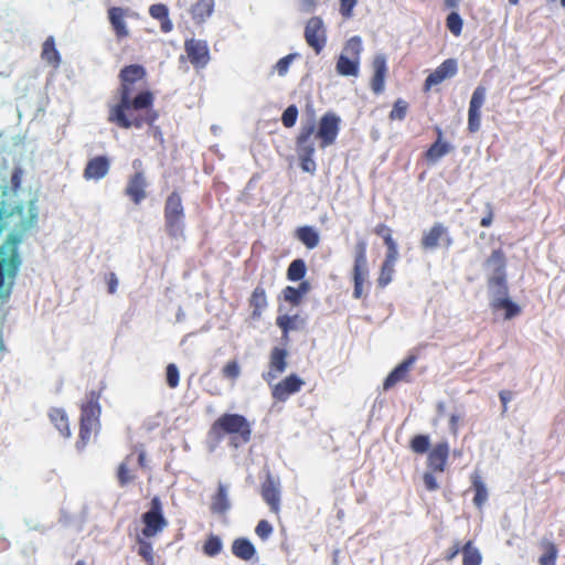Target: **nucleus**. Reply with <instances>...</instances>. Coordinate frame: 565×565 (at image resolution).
<instances>
[{
	"mask_svg": "<svg viewBox=\"0 0 565 565\" xmlns=\"http://www.w3.org/2000/svg\"><path fill=\"white\" fill-rule=\"evenodd\" d=\"M146 77V70L139 64H130L120 70L118 100L108 105L107 120L121 129H141L152 126L159 118L154 109V95L149 89L137 90L136 84Z\"/></svg>",
	"mask_w": 565,
	"mask_h": 565,
	"instance_id": "nucleus-1",
	"label": "nucleus"
},
{
	"mask_svg": "<svg viewBox=\"0 0 565 565\" xmlns=\"http://www.w3.org/2000/svg\"><path fill=\"white\" fill-rule=\"evenodd\" d=\"M211 431L218 438L231 436V445L235 448L252 439V427L247 418L241 414H223L212 425Z\"/></svg>",
	"mask_w": 565,
	"mask_h": 565,
	"instance_id": "nucleus-2",
	"label": "nucleus"
},
{
	"mask_svg": "<svg viewBox=\"0 0 565 565\" xmlns=\"http://www.w3.org/2000/svg\"><path fill=\"white\" fill-rule=\"evenodd\" d=\"M99 398L100 392L93 390L86 394V399L81 405L78 447H85L92 439L93 434L97 433L100 427Z\"/></svg>",
	"mask_w": 565,
	"mask_h": 565,
	"instance_id": "nucleus-3",
	"label": "nucleus"
},
{
	"mask_svg": "<svg viewBox=\"0 0 565 565\" xmlns=\"http://www.w3.org/2000/svg\"><path fill=\"white\" fill-rule=\"evenodd\" d=\"M163 216L167 234L173 238L182 236L184 231L185 213L181 195L178 191H173L167 196Z\"/></svg>",
	"mask_w": 565,
	"mask_h": 565,
	"instance_id": "nucleus-4",
	"label": "nucleus"
},
{
	"mask_svg": "<svg viewBox=\"0 0 565 565\" xmlns=\"http://www.w3.org/2000/svg\"><path fill=\"white\" fill-rule=\"evenodd\" d=\"M367 243L364 239H359L354 246L353 255V298L361 299L364 295V284L367 280L370 269L367 265Z\"/></svg>",
	"mask_w": 565,
	"mask_h": 565,
	"instance_id": "nucleus-5",
	"label": "nucleus"
},
{
	"mask_svg": "<svg viewBox=\"0 0 565 565\" xmlns=\"http://www.w3.org/2000/svg\"><path fill=\"white\" fill-rule=\"evenodd\" d=\"M316 131V124L310 121L303 125L300 129V132L296 139L297 153L300 160V168L309 173H313L316 171V162L313 160L315 154V142L313 135Z\"/></svg>",
	"mask_w": 565,
	"mask_h": 565,
	"instance_id": "nucleus-6",
	"label": "nucleus"
},
{
	"mask_svg": "<svg viewBox=\"0 0 565 565\" xmlns=\"http://www.w3.org/2000/svg\"><path fill=\"white\" fill-rule=\"evenodd\" d=\"M147 467V454L143 449H135L118 465L116 478L120 488H126L138 479V468Z\"/></svg>",
	"mask_w": 565,
	"mask_h": 565,
	"instance_id": "nucleus-7",
	"label": "nucleus"
},
{
	"mask_svg": "<svg viewBox=\"0 0 565 565\" xmlns=\"http://www.w3.org/2000/svg\"><path fill=\"white\" fill-rule=\"evenodd\" d=\"M486 265L491 267L492 273L488 277V286L494 289L497 295L507 296L509 288L507 284V258L501 248L492 250L486 260Z\"/></svg>",
	"mask_w": 565,
	"mask_h": 565,
	"instance_id": "nucleus-8",
	"label": "nucleus"
},
{
	"mask_svg": "<svg viewBox=\"0 0 565 565\" xmlns=\"http://www.w3.org/2000/svg\"><path fill=\"white\" fill-rule=\"evenodd\" d=\"M143 527L141 534L145 537H154L167 526L168 521L163 515L162 502L159 497H153L150 501V509L141 515Z\"/></svg>",
	"mask_w": 565,
	"mask_h": 565,
	"instance_id": "nucleus-9",
	"label": "nucleus"
},
{
	"mask_svg": "<svg viewBox=\"0 0 565 565\" xmlns=\"http://www.w3.org/2000/svg\"><path fill=\"white\" fill-rule=\"evenodd\" d=\"M454 243L452 237L449 234L447 226L440 222L434 223V225L426 232L423 233L420 238V247L424 250H433L439 247L441 244L449 248Z\"/></svg>",
	"mask_w": 565,
	"mask_h": 565,
	"instance_id": "nucleus-10",
	"label": "nucleus"
},
{
	"mask_svg": "<svg viewBox=\"0 0 565 565\" xmlns=\"http://www.w3.org/2000/svg\"><path fill=\"white\" fill-rule=\"evenodd\" d=\"M260 495L269 507L270 512L278 516L281 503L280 480L268 472L264 481L260 483Z\"/></svg>",
	"mask_w": 565,
	"mask_h": 565,
	"instance_id": "nucleus-11",
	"label": "nucleus"
},
{
	"mask_svg": "<svg viewBox=\"0 0 565 565\" xmlns=\"http://www.w3.org/2000/svg\"><path fill=\"white\" fill-rule=\"evenodd\" d=\"M305 39L316 54H320L327 42L326 29L320 17H312L308 20L305 28Z\"/></svg>",
	"mask_w": 565,
	"mask_h": 565,
	"instance_id": "nucleus-12",
	"label": "nucleus"
},
{
	"mask_svg": "<svg viewBox=\"0 0 565 565\" xmlns=\"http://www.w3.org/2000/svg\"><path fill=\"white\" fill-rule=\"evenodd\" d=\"M184 50L190 63L195 68H203L210 62V50L204 40L189 39L184 42Z\"/></svg>",
	"mask_w": 565,
	"mask_h": 565,
	"instance_id": "nucleus-13",
	"label": "nucleus"
},
{
	"mask_svg": "<svg viewBox=\"0 0 565 565\" xmlns=\"http://www.w3.org/2000/svg\"><path fill=\"white\" fill-rule=\"evenodd\" d=\"M340 118L334 114H324L319 122L317 137L321 140V148L332 145L339 134Z\"/></svg>",
	"mask_w": 565,
	"mask_h": 565,
	"instance_id": "nucleus-14",
	"label": "nucleus"
},
{
	"mask_svg": "<svg viewBox=\"0 0 565 565\" xmlns=\"http://www.w3.org/2000/svg\"><path fill=\"white\" fill-rule=\"evenodd\" d=\"M303 385L305 382L292 373L271 386V396L277 402H286L290 395L298 393Z\"/></svg>",
	"mask_w": 565,
	"mask_h": 565,
	"instance_id": "nucleus-15",
	"label": "nucleus"
},
{
	"mask_svg": "<svg viewBox=\"0 0 565 565\" xmlns=\"http://www.w3.org/2000/svg\"><path fill=\"white\" fill-rule=\"evenodd\" d=\"M486 99V87L478 86L471 96L468 109V130L477 132L480 129L481 108Z\"/></svg>",
	"mask_w": 565,
	"mask_h": 565,
	"instance_id": "nucleus-16",
	"label": "nucleus"
},
{
	"mask_svg": "<svg viewBox=\"0 0 565 565\" xmlns=\"http://www.w3.org/2000/svg\"><path fill=\"white\" fill-rule=\"evenodd\" d=\"M148 182L142 171H136L128 178L125 188V195L135 204L139 205L147 198Z\"/></svg>",
	"mask_w": 565,
	"mask_h": 565,
	"instance_id": "nucleus-17",
	"label": "nucleus"
},
{
	"mask_svg": "<svg viewBox=\"0 0 565 565\" xmlns=\"http://www.w3.org/2000/svg\"><path fill=\"white\" fill-rule=\"evenodd\" d=\"M458 72V63L455 58L445 60L431 72L424 82V90L428 92L433 86L443 83L445 79L455 76Z\"/></svg>",
	"mask_w": 565,
	"mask_h": 565,
	"instance_id": "nucleus-18",
	"label": "nucleus"
},
{
	"mask_svg": "<svg viewBox=\"0 0 565 565\" xmlns=\"http://www.w3.org/2000/svg\"><path fill=\"white\" fill-rule=\"evenodd\" d=\"M416 355H408L395 366L383 382V390L388 391L399 382H409V371L416 362Z\"/></svg>",
	"mask_w": 565,
	"mask_h": 565,
	"instance_id": "nucleus-19",
	"label": "nucleus"
},
{
	"mask_svg": "<svg viewBox=\"0 0 565 565\" xmlns=\"http://www.w3.org/2000/svg\"><path fill=\"white\" fill-rule=\"evenodd\" d=\"M450 454L448 441L437 443L427 456V466L434 472H444L447 468V462Z\"/></svg>",
	"mask_w": 565,
	"mask_h": 565,
	"instance_id": "nucleus-20",
	"label": "nucleus"
},
{
	"mask_svg": "<svg viewBox=\"0 0 565 565\" xmlns=\"http://www.w3.org/2000/svg\"><path fill=\"white\" fill-rule=\"evenodd\" d=\"M287 351L275 347L269 356V370L263 374V379L270 384L279 374L284 373L287 367Z\"/></svg>",
	"mask_w": 565,
	"mask_h": 565,
	"instance_id": "nucleus-21",
	"label": "nucleus"
},
{
	"mask_svg": "<svg viewBox=\"0 0 565 565\" xmlns=\"http://www.w3.org/2000/svg\"><path fill=\"white\" fill-rule=\"evenodd\" d=\"M109 23L118 41L129 36V30L126 24L128 9L121 7H110L107 11Z\"/></svg>",
	"mask_w": 565,
	"mask_h": 565,
	"instance_id": "nucleus-22",
	"label": "nucleus"
},
{
	"mask_svg": "<svg viewBox=\"0 0 565 565\" xmlns=\"http://www.w3.org/2000/svg\"><path fill=\"white\" fill-rule=\"evenodd\" d=\"M110 169V160L106 156H96L89 159L83 172L86 180L98 181L106 177Z\"/></svg>",
	"mask_w": 565,
	"mask_h": 565,
	"instance_id": "nucleus-23",
	"label": "nucleus"
},
{
	"mask_svg": "<svg viewBox=\"0 0 565 565\" xmlns=\"http://www.w3.org/2000/svg\"><path fill=\"white\" fill-rule=\"evenodd\" d=\"M373 76L371 78V89L375 95H380L385 88V78L387 74L386 57L382 54L376 55L372 62Z\"/></svg>",
	"mask_w": 565,
	"mask_h": 565,
	"instance_id": "nucleus-24",
	"label": "nucleus"
},
{
	"mask_svg": "<svg viewBox=\"0 0 565 565\" xmlns=\"http://www.w3.org/2000/svg\"><path fill=\"white\" fill-rule=\"evenodd\" d=\"M248 305L252 308V318L259 319L268 306L266 289L262 281H259L252 291L248 298Z\"/></svg>",
	"mask_w": 565,
	"mask_h": 565,
	"instance_id": "nucleus-25",
	"label": "nucleus"
},
{
	"mask_svg": "<svg viewBox=\"0 0 565 565\" xmlns=\"http://www.w3.org/2000/svg\"><path fill=\"white\" fill-rule=\"evenodd\" d=\"M398 256V252H386L377 277L379 287L385 288L393 280L394 267Z\"/></svg>",
	"mask_w": 565,
	"mask_h": 565,
	"instance_id": "nucleus-26",
	"label": "nucleus"
},
{
	"mask_svg": "<svg viewBox=\"0 0 565 565\" xmlns=\"http://www.w3.org/2000/svg\"><path fill=\"white\" fill-rule=\"evenodd\" d=\"M214 8V0H198L190 9L191 18L196 24H201L212 15Z\"/></svg>",
	"mask_w": 565,
	"mask_h": 565,
	"instance_id": "nucleus-27",
	"label": "nucleus"
},
{
	"mask_svg": "<svg viewBox=\"0 0 565 565\" xmlns=\"http://www.w3.org/2000/svg\"><path fill=\"white\" fill-rule=\"evenodd\" d=\"M295 237L308 249H315L320 243L319 232L310 225L297 227L295 231Z\"/></svg>",
	"mask_w": 565,
	"mask_h": 565,
	"instance_id": "nucleus-28",
	"label": "nucleus"
},
{
	"mask_svg": "<svg viewBox=\"0 0 565 565\" xmlns=\"http://www.w3.org/2000/svg\"><path fill=\"white\" fill-rule=\"evenodd\" d=\"M232 554L242 559L250 561L256 555V548L254 544L246 537L235 539L232 543Z\"/></svg>",
	"mask_w": 565,
	"mask_h": 565,
	"instance_id": "nucleus-29",
	"label": "nucleus"
},
{
	"mask_svg": "<svg viewBox=\"0 0 565 565\" xmlns=\"http://www.w3.org/2000/svg\"><path fill=\"white\" fill-rule=\"evenodd\" d=\"M49 418L62 437L68 438L71 436L68 417L63 408H51L49 412Z\"/></svg>",
	"mask_w": 565,
	"mask_h": 565,
	"instance_id": "nucleus-30",
	"label": "nucleus"
},
{
	"mask_svg": "<svg viewBox=\"0 0 565 565\" xmlns=\"http://www.w3.org/2000/svg\"><path fill=\"white\" fill-rule=\"evenodd\" d=\"M41 58L54 68H57L61 64V54L55 46V40L52 35L47 36L42 44Z\"/></svg>",
	"mask_w": 565,
	"mask_h": 565,
	"instance_id": "nucleus-31",
	"label": "nucleus"
},
{
	"mask_svg": "<svg viewBox=\"0 0 565 565\" xmlns=\"http://www.w3.org/2000/svg\"><path fill=\"white\" fill-rule=\"evenodd\" d=\"M454 147L444 140H436L425 152V158L429 162H437L444 156L450 153Z\"/></svg>",
	"mask_w": 565,
	"mask_h": 565,
	"instance_id": "nucleus-32",
	"label": "nucleus"
},
{
	"mask_svg": "<svg viewBox=\"0 0 565 565\" xmlns=\"http://www.w3.org/2000/svg\"><path fill=\"white\" fill-rule=\"evenodd\" d=\"M359 58H350L344 54H341L337 61V72L343 76H358L359 74Z\"/></svg>",
	"mask_w": 565,
	"mask_h": 565,
	"instance_id": "nucleus-33",
	"label": "nucleus"
},
{
	"mask_svg": "<svg viewBox=\"0 0 565 565\" xmlns=\"http://www.w3.org/2000/svg\"><path fill=\"white\" fill-rule=\"evenodd\" d=\"M471 484L475 490L473 503L477 508H481L488 500V490L480 473L471 475Z\"/></svg>",
	"mask_w": 565,
	"mask_h": 565,
	"instance_id": "nucleus-34",
	"label": "nucleus"
},
{
	"mask_svg": "<svg viewBox=\"0 0 565 565\" xmlns=\"http://www.w3.org/2000/svg\"><path fill=\"white\" fill-rule=\"evenodd\" d=\"M540 546L543 550V554L539 558L540 565H556L558 556V548L556 544L548 540H542Z\"/></svg>",
	"mask_w": 565,
	"mask_h": 565,
	"instance_id": "nucleus-35",
	"label": "nucleus"
},
{
	"mask_svg": "<svg viewBox=\"0 0 565 565\" xmlns=\"http://www.w3.org/2000/svg\"><path fill=\"white\" fill-rule=\"evenodd\" d=\"M491 307L493 310L504 309V319L507 320L512 319L521 312V308L505 296L494 299L491 302Z\"/></svg>",
	"mask_w": 565,
	"mask_h": 565,
	"instance_id": "nucleus-36",
	"label": "nucleus"
},
{
	"mask_svg": "<svg viewBox=\"0 0 565 565\" xmlns=\"http://www.w3.org/2000/svg\"><path fill=\"white\" fill-rule=\"evenodd\" d=\"M373 232L383 238L386 252H398L397 243L393 238V230L390 226L384 223H380L374 227Z\"/></svg>",
	"mask_w": 565,
	"mask_h": 565,
	"instance_id": "nucleus-37",
	"label": "nucleus"
},
{
	"mask_svg": "<svg viewBox=\"0 0 565 565\" xmlns=\"http://www.w3.org/2000/svg\"><path fill=\"white\" fill-rule=\"evenodd\" d=\"M482 556L479 550L473 545L472 541H468L462 545V565H480Z\"/></svg>",
	"mask_w": 565,
	"mask_h": 565,
	"instance_id": "nucleus-38",
	"label": "nucleus"
},
{
	"mask_svg": "<svg viewBox=\"0 0 565 565\" xmlns=\"http://www.w3.org/2000/svg\"><path fill=\"white\" fill-rule=\"evenodd\" d=\"M307 274V266L303 259H294L287 268V279L289 281H300Z\"/></svg>",
	"mask_w": 565,
	"mask_h": 565,
	"instance_id": "nucleus-39",
	"label": "nucleus"
},
{
	"mask_svg": "<svg viewBox=\"0 0 565 565\" xmlns=\"http://www.w3.org/2000/svg\"><path fill=\"white\" fill-rule=\"evenodd\" d=\"M300 322L301 320L298 315H282L278 316L276 319V324L281 330L284 338H287L290 331L297 330L299 328Z\"/></svg>",
	"mask_w": 565,
	"mask_h": 565,
	"instance_id": "nucleus-40",
	"label": "nucleus"
},
{
	"mask_svg": "<svg viewBox=\"0 0 565 565\" xmlns=\"http://www.w3.org/2000/svg\"><path fill=\"white\" fill-rule=\"evenodd\" d=\"M150 537H145L143 535L137 536L138 543V555L142 557V559L148 565H153L154 555L152 544L148 541Z\"/></svg>",
	"mask_w": 565,
	"mask_h": 565,
	"instance_id": "nucleus-41",
	"label": "nucleus"
},
{
	"mask_svg": "<svg viewBox=\"0 0 565 565\" xmlns=\"http://www.w3.org/2000/svg\"><path fill=\"white\" fill-rule=\"evenodd\" d=\"M230 508V503L227 500V491L224 484H218L217 491L213 498L212 502V511L217 513H223Z\"/></svg>",
	"mask_w": 565,
	"mask_h": 565,
	"instance_id": "nucleus-42",
	"label": "nucleus"
},
{
	"mask_svg": "<svg viewBox=\"0 0 565 565\" xmlns=\"http://www.w3.org/2000/svg\"><path fill=\"white\" fill-rule=\"evenodd\" d=\"M223 550V542L218 535L210 534L207 535L202 551L209 557H214L218 555Z\"/></svg>",
	"mask_w": 565,
	"mask_h": 565,
	"instance_id": "nucleus-43",
	"label": "nucleus"
},
{
	"mask_svg": "<svg viewBox=\"0 0 565 565\" xmlns=\"http://www.w3.org/2000/svg\"><path fill=\"white\" fill-rule=\"evenodd\" d=\"M446 26L452 35H461L463 21L460 14L456 11H451L446 18Z\"/></svg>",
	"mask_w": 565,
	"mask_h": 565,
	"instance_id": "nucleus-44",
	"label": "nucleus"
},
{
	"mask_svg": "<svg viewBox=\"0 0 565 565\" xmlns=\"http://www.w3.org/2000/svg\"><path fill=\"white\" fill-rule=\"evenodd\" d=\"M429 437L422 434L415 435L409 441L411 449L418 455L426 454L429 450Z\"/></svg>",
	"mask_w": 565,
	"mask_h": 565,
	"instance_id": "nucleus-45",
	"label": "nucleus"
},
{
	"mask_svg": "<svg viewBox=\"0 0 565 565\" xmlns=\"http://www.w3.org/2000/svg\"><path fill=\"white\" fill-rule=\"evenodd\" d=\"M408 103L402 98H398L394 105H393V109L391 110L390 115H388V118L394 121V120H404L406 115H407V111H408Z\"/></svg>",
	"mask_w": 565,
	"mask_h": 565,
	"instance_id": "nucleus-46",
	"label": "nucleus"
},
{
	"mask_svg": "<svg viewBox=\"0 0 565 565\" xmlns=\"http://www.w3.org/2000/svg\"><path fill=\"white\" fill-rule=\"evenodd\" d=\"M241 375V365L238 361L232 360L228 361L223 367H222V376L224 379H227L232 381L233 383L236 382V380Z\"/></svg>",
	"mask_w": 565,
	"mask_h": 565,
	"instance_id": "nucleus-47",
	"label": "nucleus"
},
{
	"mask_svg": "<svg viewBox=\"0 0 565 565\" xmlns=\"http://www.w3.org/2000/svg\"><path fill=\"white\" fill-rule=\"evenodd\" d=\"M282 299L294 306L298 307L302 302V296L299 294V291L294 286H287L281 290Z\"/></svg>",
	"mask_w": 565,
	"mask_h": 565,
	"instance_id": "nucleus-48",
	"label": "nucleus"
},
{
	"mask_svg": "<svg viewBox=\"0 0 565 565\" xmlns=\"http://www.w3.org/2000/svg\"><path fill=\"white\" fill-rule=\"evenodd\" d=\"M298 118V108L296 105L288 106L281 116V122L286 128H291L295 126Z\"/></svg>",
	"mask_w": 565,
	"mask_h": 565,
	"instance_id": "nucleus-49",
	"label": "nucleus"
},
{
	"mask_svg": "<svg viewBox=\"0 0 565 565\" xmlns=\"http://www.w3.org/2000/svg\"><path fill=\"white\" fill-rule=\"evenodd\" d=\"M344 51L352 57L360 60V53L362 51V41L359 36L349 39L345 43Z\"/></svg>",
	"mask_w": 565,
	"mask_h": 565,
	"instance_id": "nucleus-50",
	"label": "nucleus"
},
{
	"mask_svg": "<svg viewBox=\"0 0 565 565\" xmlns=\"http://www.w3.org/2000/svg\"><path fill=\"white\" fill-rule=\"evenodd\" d=\"M166 379H167V384L170 388H175L179 385L180 373H179V369L177 367L175 364L170 363L167 365Z\"/></svg>",
	"mask_w": 565,
	"mask_h": 565,
	"instance_id": "nucleus-51",
	"label": "nucleus"
},
{
	"mask_svg": "<svg viewBox=\"0 0 565 565\" xmlns=\"http://www.w3.org/2000/svg\"><path fill=\"white\" fill-rule=\"evenodd\" d=\"M273 531L274 529L267 520H260L255 527L256 535L263 541H266Z\"/></svg>",
	"mask_w": 565,
	"mask_h": 565,
	"instance_id": "nucleus-52",
	"label": "nucleus"
},
{
	"mask_svg": "<svg viewBox=\"0 0 565 565\" xmlns=\"http://www.w3.org/2000/svg\"><path fill=\"white\" fill-rule=\"evenodd\" d=\"M296 57V54H288L281 57L275 65V70L279 76H285L290 67L291 62Z\"/></svg>",
	"mask_w": 565,
	"mask_h": 565,
	"instance_id": "nucleus-53",
	"label": "nucleus"
},
{
	"mask_svg": "<svg viewBox=\"0 0 565 565\" xmlns=\"http://www.w3.org/2000/svg\"><path fill=\"white\" fill-rule=\"evenodd\" d=\"M150 15L156 20H166L169 15V10L166 4L157 3L152 4L149 9Z\"/></svg>",
	"mask_w": 565,
	"mask_h": 565,
	"instance_id": "nucleus-54",
	"label": "nucleus"
},
{
	"mask_svg": "<svg viewBox=\"0 0 565 565\" xmlns=\"http://www.w3.org/2000/svg\"><path fill=\"white\" fill-rule=\"evenodd\" d=\"M340 2V14L344 19H350L353 14V9L358 3V0H339Z\"/></svg>",
	"mask_w": 565,
	"mask_h": 565,
	"instance_id": "nucleus-55",
	"label": "nucleus"
},
{
	"mask_svg": "<svg viewBox=\"0 0 565 565\" xmlns=\"http://www.w3.org/2000/svg\"><path fill=\"white\" fill-rule=\"evenodd\" d=\"M462 553V545L459 541H456L451 547L444 552V559L446 562H451L459 553Z\"/></svg>",
	"mask_w": 565,
	"mask_h": 565,
	"instance_id": "nucleus-56",
	"label": "nucleus"
},
{
	"mask_svg": "<svg viewBox=\"0 0 565 565\" xmlns=\"http://www.w3.org/2000/svg\"><path fill=\"white\" fill-rule=\"evenodd\" d=\"M486 215L480 220V225L482 227H489L492 224L494 217L493 205L490 202L486 203Z\"/></svg>",
	"mask_w": 565,
	"mask_h": 565,
	"instance_id": "nucleus-57",
	"label": "nucleus"
},
{
	"mask_svg": "<svg viewBox=\"0 0 565 565\" xmlns=\"http://www.w3.org/2000/svg\"><path fill=\"white\" fill-rule=\"evenodd\" d=\"M425 488L428 491H435L439 488L435 476L431 472H425L423 476Z\"/></svg>",
	"mask_w": 565,
	"mask_h": 565,
	"instance_id": "nucleus-58",
	"label": "nucleus"
},
{
	"mask_svg": "<svg viewBox=\"0 0 565 565\" xmlns=\"http://www.w3.org/2000/svg\"><path fill=\"white\" fill-rule=\"evenodd\" d=\"M22 174L23 171L20 167L13 169L11 174V188L13 191H17L20 188L22 182Z\"/></svg>",
	"mask_w": 565,
	"mask_h": 565,
	"instance_id": "nucleus-59",
	"label": "nucleus"
},
{
	"mask_svg": "<svg viewBox=\"0 0 565 565\" xmlns=\"http://www.w3.org/2000/svg\"><path fill=\"white\" fill-rule=\"evenodd\" d=\"M513 393L509 390H502L499 393V398L502 404V414H505L508 412V404L512 399Z\"/></svg>",
	"mask_w": 565,
	"mask_h": 565,
	"instance_id": "nucleus-60",
	"label": "nucleus"
},
{
	"mask_svg": "<svg viewBox=\"0 0 565 565\" xmlns=\"http://www.w3.org/2000/svg\"><path fill=\"white\" fill-rule=\"evenodd\" d=\"M105 279H106V282H107L108 292L110 295L115 294L116 290H117V287H118V279H117L116 274L115 273H109V274L106 275Z\"/></svg>",
	"mask_w": 565,
	"mask_h": 565,
	"instance_id": "nucleus-61",
	"label": "nucleus"
},
{
	"mask_svg": "<svg viewBox=\"0 0 565 565\" xmlns=\"http://www.w3.org/2000/svg\"><path fill=\"white\" fill-rule=\"evenodd\" d=\"M459 422H460V415L451 414L449 417V430L454 436H457L459 433Z\"/></svg>",
	"mask_w": 565,
	"mask_h": 565,
	"instance_id": "nucleus-62",
	"label": "nucleus"
},
{
	"mask_svg": "<svg viewBox=\"0 0 565 565\" xmlns=\"http://www.w3.org/2000/svg\"><path fill=\"white\" fill-rule=\"evenodd\" d=\"M296 289L299 291V294L303 298L311 290V284L308 280L302 279V280H300L299 285L296 287Z\"/></svg>",
	"mask_w": 565,
	"mask_h": 565,
	"instance_id": "nucleus-63",
	"label": "nucleus"
},
{
	"mask_svg": "<svg viewBox=\"0 0 565 565\" xmlns=\"http://www.w3.org/2000/svg\"><path fill=\"white\" fill-rule=\"evenodd\" d=\"M160 21H161V31L163 33H169L173 28V24H172L171 20L169 19V15L166 18V20H160Z\"/></svg>",
	"mask_w": 565,
	"mask_h": 565,
	"instance_id": "nucleus-64",
	"label": "nucleus"
}]
</instances>
